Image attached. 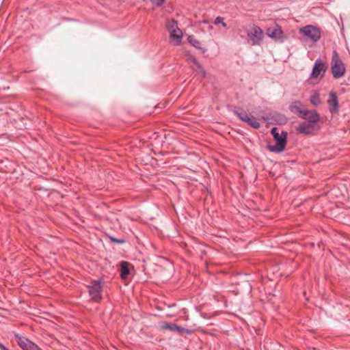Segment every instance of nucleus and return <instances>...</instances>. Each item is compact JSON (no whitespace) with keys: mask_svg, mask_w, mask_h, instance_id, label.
Returning <instances> with one entry per match:
<instances>
[{"mask_svg":"<svg viewBox=\"0 0 350 350\" xmlns=\"http://www.w3.org/2000/svg\"><path fill=\"white\" fill-rule=\"evenodd\" d=\"M266 33L269 38L275 40H283V31L280 27L278 25L273 28H268L266 31Z\"/></svg>","mask_w":350,"mask_h":350,"instance_id":"obj_11","label":"nucleus"},{"mask_svg":"<svg viewBox=\"0 0 350 350\" xmlns=\"http://www.w3.org/2000/svg\"><path fill=\"white\" fill-rule=\"evenodd\" d=\"M112 240L117 243H123L124 242V240H118V239H112Z\"/></svg>","mask_w":350,"mask_h":350,"instance_id":"obj_25","label":"nucleus"},{"mask_svg":"<svg viewBox=\"0 0 350 350\" xmlns=\"http://www.w3.org/2000/svg\"><path fill=\"white\" fill-rule=\"evenodd\" d=\"M329 111L332 114L337 113L339 111V104L336 94L331 91L328 95V99L327 100Z\"/></svg>","mask_w":350,"mask_h":350,"instance_id":"obj_7","label":"nucleus"},{"mask_svg":"<svg viewBox=\"0 0 350 350\" xmlns=\"http://www.w3.org/2000/svg\"><path fill=\"white\" fill-rule=\"evenodd\" d=\"M234 113L243 122L247 123L254 129H259L260 124L254 116H250L247 111L241 107H235L233 110Z\"/></svg>","mask_w":350,"mask_h":350,"instance_id":"obj_4","label":"nucleus"},{"mask_svg":"<svg viewBox=\"0 0 350 350\" xmlns=\"http://www.w3.org/2000/svg\"><path fill=\"white\" fill-rule=\"evenodd\" d=\"M188 42L196 48H200V42L196 40L193 36H189L187 38Z\"/></svg>","mask_w":350,"mask_h":350,"instance_id":"obj_19","label":"nucleus"},{"mask_svg":"<svg viewBox=\"0 0 350 350\" xmlns=\"http://www.w3.org/2000/svg\"><path fill=\"white\" fill-rule=\"evenodd\" d=\"M271 133L273 136L276 143L275 145H269L268 146L269 150L275 153L282 152L285 149L286 144L287 133L283 131L281 134H280L278 131V129L273 127L271 129Z\"/></svg>","mask_w":350,"mask_h":350,"instance_id":"obj_2","label":"nucleus"},{"mask_svg":"<svg viewBox=\"0 0 350 350\" xmlns=\"http://www.w3.org/2000/svg\"><path fill=\"white\" fill-rule=\"evenodd\" d=\"M289 109L292 113H294L299 118L302 115L306 109H304L303 103L299 100H295L293 102L290 106Z\"/></svg>","mask_w":350,"mask_h":350,"instance_id":"obj_14","label":"nucleus"},{"mask_svg":"<svg viewBox=\"0 0 350 350\" xmlns=\"http://www.w3.org/2000/svg\"><path fill=\"white\" fill-rule=\"evenodd\" d=\"M0 349L1 350H9L8 348H6L3 344L0 343Z\"/></svg>","mask_w":350,"mask_h":350,"instance_id":"obj_24","label":"nucleus"},{"mask_svg":"<svg viewBox=\"0 0 350 350\" xmlns=\"http://www.w3.org/2000/svg\"><path fill=\"white\" fill-rule=\"evenodd\" d=\"M89 295L92 300L100 302L102 299L103 282L101 280H92L88 286Z\"/></svg>","mask_w":350,"mask_h":350,"instance_id":"obj_5","label":"nucleus"},{"mask_svg":"<svg viewBox=\"0 0 350 350\" xmlns=\"http://www.w3.org/2000/svg\"><path fill=\"white\" fill-rule=\"evenodd\" d=\"M187 61L191 64V67L193 70L196 71L197 72L202 75L203 78H205L206 76V71L202 67V66L199 64L197 59L192 55H189L187 57Z\"/></svg>","mask_w":350,"mask_h":350,"instance_id":"obj_12","label":"nucleus"},{"mask_svg":"<svg viewBox=\"0 0 350 350\" xmlns=\"http://www.w3.org/2000/svg\"><path fill=\"white\" fill-rule=\"evenodd\" d=\"M170 39L174 42V45H179L181 42L183 37L182 31L178 27L176 29H173L170 33Z\"/></svg>","mask_w":350,"mask_h":350,"instance_id":"obj_15","label":"nucleus"},{"mask_svg":"<svg viewBox=\"0 0 350 350\" xmlns=\"http://www.w3.org/2000/svg\"><path fill=\"white\" fill-rule=\"evenodd\" d=\"M161 327L163 329H169L173 332H176V329H178L177 325L172 323H163Z\"/></svg>","mask_w":350,"mask_h":350,"instance_id":"obj_18","label":"nucleus"},{"mask_svg":"<svg viewBox=\"0 0 350 350\" xmlns=\"http://www.w3.org/2000/svg\"><path fill=\"white\" fill-rule=\"evenodd\" d=\"M299 34L301 36V40L305 42L315 43L321 38L320 29L314 25H306L299 29Z\"/></svg>","mask_w":350,"mask_h":350,"instance_id":"obj_1","label":"nucleus"},{"mask_svg":"<svg viewBox=\"0 0 350 350\" xmlns=\"http://www.w3.org/2000/svg\"><path fill=\"white\" fill-rule=\"evenodd\" d=\"M165 0H151L152 3L157 6H161Z\"/></svg>","mask_w":350,"mask_h":350,"instance_id":"obj_23","label":"nucleus"},{"mask_svg":"<svg viewBox=\"0 0 350 350\" xmlns=\"http://www.w3.org/2000/svg\"><path fill=\"white\" fill-rule=\"evenodd\" d=\"M346 68L336 51H334L331 60V72L334 79L342 77Z\"/></svg>","mask_w":350,"mask_h":350,"instance_id":"obj_3","label":"nucleus"},{"mask_svg":"<svg viewBox=\"0 0 350 350\" xmlns=\"http://www.w3.org/2000/svg\"><path fill=\"white\" fill-rule=\"evenodd\" d=\"M310 101L311 103V104L314 106H317L319 105L320 103H321V100H320V96H319V92H315L311 96H310Z\"/></svg>","mask_w":350,"mask_h":350,"instance_id":"obj_17","label":"nucleus"},{"mask_svg":"<svg viewBox=\"0 0 350 350\" xmlns=\"http://www.w3.org/2000/svg\"><path fill=\"white\" fill-rule=\"evenodd\" d=\"M215 25L221 24L224 27H227V24L224 21V18L221 16H217L214 21Z\"/></svg>","mask_w":350,"mask_h":350,"instance_id":"obj_21","label":"nucleus"},{"mask_svg":"<svg viewBox=\"0 0 350 350\" xmlns=\"http://www.w3.org/2000/svg\"><path fill=\"white\" fill-rule=\"evenodd\" d=\"M314 130V124L306 122H302L299 124L297 131L301 134L308 135L312 133Z\"/></svg>","mask_w":350,"mask_h":350,"instance_id":"obj_13","label":"nucleus"},{"mask_svg":"<svg viewBox=\"0 0 350 350\" xmlns=\"http://www.w3.org/2000/svg\"><path fill=\"white\" fill-rule=\"evenodd\" d=\"M326 71V66L320 59H317L314 64L310 75V78L317 79L320 75L323 76Z\"/></svg>","mask_w":350,"mask_h":350,"instance_id":"obj_8","label":"nucleus"},{"mask_svg":"<svg viewBox=\"0 0 350 350\" xmlns=\"http://www.w3.org/2000/svg\"><path fill=\"white\" fill-rule=\"evenodd\" d=\"M252 45H260L264 38V33L260 27L254 25L252 31L247 33Z\"/></svg>","mask_w":350,"mask_h":350,"instance_id":"obj_6","label":"nucleus"},{"mask_svg":"<svg viewBox=\"0 0 350 350\" xmlns=\"http://www.w3.org/2000/svg\"><path fill=\"white\" fill-rule=\"evenodd\" d=\"M299 118L306 120L308 121L307 122L314 124L320 120V116L316 110L306 109Z\"/></svg>","mask_w":350,"mask_h":350,"instance_id":"obj_9","label":"nucleus"},{"mask_svg":"<svg viewBox=\"0 0 350 350\" xmlns=\"http://www.w3.org/2000/svg\"><path fill=\"white\" fill-rule=\"evenodd\" d=\"M176 327L178 328V329H176V332H178L180 334H184V333L191 334L192 332L190 329L178 326V325H177Z\"/></svg>","mask_w":350,"mask_h":350,"instance_id":"obj_22","label":"nucleus"},{"mask_svg":"<svg viewBox=\"0 0 350 350\" xmlns=\"http://www.w3.org/2000/svg\"><path fill=\"white\" fill-rule=\"evenodd\" d=\"M167 28L170 33L173 29L178 28V25L176 21L172 20L167 24Z\"/></svg>","mask_w":350,"mask_h":350,"instance_id":"obj_20","label":"nucleus"},{"mask_svg":"<svg viewBox=\"0 0 350 350\" xmlns=\"http://www.w3.org/2000/svg\"><path fill=\"white\" fill-rule=\"evenodd\" d=\"M18 340V345L23 349V350H42L40 348H39L36 344L30 341L29 340L16 336Z\"/></svg>","mask_w":350,"mask_h":350,"instance_id":"obj_10","label":"nucleus"},{"mask_svg":"<svg viewBox=\"0 0 350 350\" xmlns=\"http://www.w3.org/2000/svg\"><path fill=\"white\" fill-rule=\"evenodd\" d=\"M121 270H120V276L122 278L125 279L129 274V269L127 266V263L124 261L121 262Z\"/></svg>","mask_w":350,"mask_h":350,"instance_id":"obj_16","label":"nucleus"}]
</instances>
